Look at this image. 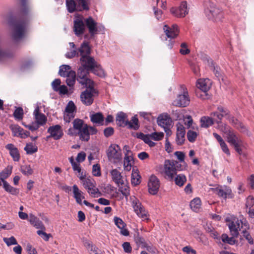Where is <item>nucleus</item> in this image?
<instances>
[{"label":"nucleus","mask_w":254,"mask_h":254,"mask_svg":"<svg viewBox=\"0 0 254 254\" xmlns=\"http://www.w3.org/2000/svg\"><path fill=\"white\" fill-rule=\"evenodd\" d=\"M79 52L81 67L90 70V71L98 76H102L104 75V71L101 68L100 65L93 57L90 56L91 48L88 42L84 41L79 48Z\"/></svg>","instance_id":"obj_1"},{"label":"nucleus","mask_w":254,"mask_h":254,"mask_svg":"<svg viewBox=\"0 0 254 254\" xmlns=\"http://www.w3.org/2000/svg\"><path fill=\"white\" fill-rule=\"evenodd\" d=\"M225 221L227 223L231 235L233 237H238L239 236V231L241 230L240 227V223L242 225L241 228L243 229L244 227L249 228V223L246 220H239L236 216L233 215L227 217Z\"/></svg>","instance_id":"obj_2"},{"label":"nucleus","mask_w":254,"mask_h":254,"mask_svg":"<svg viewBox=\"0 0 254 254\" xmlns=\"http://www.w3.org/2000/svg\"><path fill=\"white\" fill-rule=\"evenodd\" d=\"M183 169L182 165L179 162L173 160H165L164 163V173L165 178L170 181H173L177 171Z\"/></svg>","instance_id":"obj_3"},{"label":"nucleus","mask_w":254,"mask_h":254,"mask_svg":"<svg viewBox=\"0 0 254 254\" xmlns=\"http://www.w3.org/2000/svg\"><path fill=\"white\" fill-rule=\"evenodd\" d=\"M12 26V38L18 41L24 37L26 31L27 23L24 20L18 19L13 21Z\"/></svg>","instance_id":"obj_4"},{"label":"nucleus","mask_w":254,"mask_h":254,"mask_svg":"<svg viewBox=\"0 0 254 254\" xmlns=\"http://www.w3.org/2000/svg\"><path fill=\"white\" fill-rule=\"evenodd\" d=\"M109 160L114 164L120 162L122 159V154L120 147L116 144L110 145L107 150Z\"/></svg>","instance_id":"obj_5"},{"label":"nucleus","mask_w":254,"mask_h":254,"mask_svg":"<svg viewBox=\"0 0 254 254\" xmlns=\"http://www.w3.org/2000/svg\"><path fill=\"white\" fill-rule=\"evenodd\" d=\"M86 89L80 95L82 103L86 106L91 105L94 101V96L98 95V91L94 88V84L85 86Z\"/></svg>","instance_id":"obj_6"},{"label":"nucleus","mask_w":254,"mask_h":254,"mask_svg":"<svg viewBox=\"0 0 254 254\" xmlns=\"http://www.w3.org/2000/svg\"><path fill=\"white\" fill-rule=\"evenodd\" d=\"M89 71L90 70L81 66L77 71V80L80 84L85 86L94 84L93 81L88 77Z\"/></svg>","instance_id":"obj_7"},{"label":"nucleus","mask_w":254,"mask_h":254,"mask_svg":"<svg viewBox=\"0 0 254 254\" xmlns=\"http://www.w3.org/2000/svg\"><path fill=\"white\" fill-rule=\"evenodd\" d=\"M73 31L78 37L83 34L85 30L84 18L82 15L76 14L73 21Z\"/></svg>","instance_id":"obj_8"},{"label":"nucleus","mask_w":254,"mask_h":254,"mask_svg":"<svg viewBox=\"0 0 254 254\" xmlns=\"http://www.w3.org/2000/svg\"><path fill=\"white\" fill-rule=\"evenodd\" d=\"M85 27H86L90 34L91 38H94L95 35L97 34L98 27L97 22L91 17L84 18Z\"/></svg>","instance_id":"obj_9"},{"label":"nucleus","mask_w":254,"mask_h":254,"mask_svg":"<svg viewBox=\"0 0 254 254\" xmlns=\"http://www.w3.org/2000/svg\"><path fill=\"white\" fill-rule=\"evenodd\" d=\"M205 13L209 18L214 19L215 20H220L223 16L221 11L211 3H209V7L205 10Z\"/></svg>","instance_id":"obj_10"},{"label":"nucleus","mask_w":254,"mask_h":254,"mask_svg":"<svg viewBox=\"0 0 254 254\" xmlns=\"http://www.w3.org/2000/svg\"><path fill=\"white\" fill-rule=\"evenodd\" d=\"M190 103L188 92L187 90H184L182 94L178 95L173 104L176 106L185 107L188 106Z\"/></svg>","instance_id":"obj_11"},{"label":"nucleus","mask_w":254,"mask_h":254,"mask_svg":"<svg viewBox=\"0 0 254 254\" xmlns=\"http://www.w3.org/2000/svg\"><path fill=\"white\" fill-rule=\"evenodd\" d=\"M132 205L136 214L144 220L147 219V212L144 209L139 200L136 198L132 200Z\"/></svg>","instance_id":"obj_12"},{"label":"nucleus","mask_w":254,"mask_h":254,"mask_svg":"<svg viewBox=\"0 0 254 254\" xmlns=\"http://www.w3.org/2000/svg\"><path fill=\"white\" fill-rule=\"evenodd\" d=\"M170 12L175 16L183 17L188 14L187 5L186 1H183L178 7H172Z\"/></svg>","instance_id":"obj_13"},{"label":"nucleus","mask_w":254,"mask_h":254,"mask_svg":"<svg viewBox=\"0 0 254 254\" xmlns=\"http://www.w3.org/2000/svg\"><path fill=\"white\" fill-rule=\"evenodd\" d=\"M149 192L153 195L156 194L160 187V182L159 179L154 175L150 177L148 183Z\"/></svg>","instance_id":"obj_14"},{"label":"nucleus","mask_w":254,"mask_h":254,"mask_svg":"<svg viewBox=\"0 0 254 254\" xmlns=\"http://www.w3.org/2000/svg\"><path fill=\"white\" fill-rule=\"evenodd\" d=\"M47 131L50 134L48 137H53L55 140L60 139L64 134L62 127L59 125L50 127Z\"/></svg>","instance_id":"obj_15"},{"label":"nucleus","mask_w":254,"mask_h":254,"mask_svg":"<svg viewBox=\"0 0 254 254\" xmlns=\"http://www.w3.org/2000/svg\"><path fill=\"white\" fill-rule=\"evenodd\" d=\"M163 30L168 38H175L179 34V30L177 24H174L171 26L165 25L163 26Z\"/></svg>","instance_id":"obj_16"},{"label":"nucleus","mask_w":254,"mask_h":254,"mask_svg":"<svg viewBox=\"0 0 254 254\" xmlns=\"http://www.w3.org/2000/svg\"><path fill=\"white\" fill-rule=\"evenodd\" d=\"M157 123L158 125L163 127L166 132L167 129L169 130L171 126L172 120L168 115H161L158 117Z\"/></svg>","instance_id":"obj_17"},{"label":"nucleus","mask_w":254,"mask_h":254,"mask_svg":"<svg viewBox=\"0 0 254 254\" xmlns=\"http://www.w3.org/2000/svg\"><path fill=\"white\" fill-rule=\"evenodd\" d=\"M177 127V133L176 141L178 145H182L184 144L185 139V128L183 125L180 123H178L176 125Z\"/></svg>","instance_id":"obj_18"},{"label":"nucleus","mask_w":254,"mask_h":254,"mask_svg":"<svg viewBox=\"0 0 254 254\" xmlns=\"http://www.w3.org/2000/svg\"><path fill=\"white\" fill-rule=\"evenodd\" d=\"M211 190L218 196L225 199L227 197L231 198L232 197L231 194V190L227 187H226L225 189H222V188L220 187L215 188H211Z\"/></svg>","instance_id":"obj_19"},{"label":"nucleus","mask_w":254,"mask_h":254,"mask_svg":"<svg viewBox=\"0 0 254 254\" xmlns=\"http://www.w3.org/2000/svg\"><path fill=\"white\" fill-rule=\"evenodd\" d=\"M5 148L9 152V154L11 156L14 161L18 162L20 158V154L17 147L12 143L7 144L5 146Z\"/></svg>","instance_id":"obj_20"},{"label":"nucleus","mask_w":254,"mask_h":254,"mask_svg":"<svg viewBox=\"0 0 254 254\" xmlns=\"http://www.w3.org/2000/svg\"><path fill=\"white\" fill-rule=\"evenodd\" d=\"M33 114L34 115L36 123L38 124L40 126H43L46 124L47 122V117L44 114L40 112L39 107H37L35 109Z\"/></svg>","instance_id":"obj_21"},{"label":"nucleus","mask_w":254,"mask_h":254,"mask_svg":"<svg viewBox=\"0 0 254 254\" xmlns=\"http://www.w3.org/2000/svg\"><path fill=\"white\" fill-rule=\"evenodd\" d=\"M114 222L115 225L121 229L120 233L125 236H127L129 235V232L127 229H125V227L126 226V224L122 220V219L118 217H115L114 218Z\"/></svg>","instance_id":"obj_22"},{"label":"nucleus","mask_w":254,"mask_h":254,"mask_svg":"<svg viewBox=\"0 0 254 254\" xmlns=\"http://www.w3.org/2000/svg\"><path fill=\"white\" fill-rule=\"evenodd\" d=\"M117 124L120 127H125L129 124V121L127 119V115L123 113L120 112L118 113L116 117Z\"/></svg>","instance_id":"obj_23"},{"label":"nucleus","mask_w":254,"mask_h":254,"mask_svg":"<svg viewBox=\"0 0 254 254\" xmlns=\"http://www.w3.org/2000/svg\"><path fill=\"white\" fill-rule=\"evenodd\" d=\"M29 221L30 223L37 229H41L44 230H46V228L42 221L34 215L30 214Z\"/></svg>","instance_id":"obj_24"},{"label":"nucleus","mask_w":254,"mask_h":254,"mask_svg":"<svg viewBox=\"0 0 254 254\" xmlns=\"http://www.w3.org/2000/svg\"><path fill=\"white\" fill-rule=\"evenodd\" d=\"M78 135L81 140L87 141L90 138L89 126L85 125L82 129L78 132Z\"/></svg>","instance_id":"obj_25"},{"label":"nucleus","mask_w":254,"mask_h":254,"mask_svg":"<svg viewBox=\"0 0 254 254\" xmlns=\"http://www.w3.org/2000/svg\"><path fill=\"white\" fill-rule=\"evenodd\" d=\"M72 188L74 197L75 198L77 203L81 204L82 199L84 198L83 192L79 190L78 187L76 185H73Z\"/></svg>","instance_id":"obj_26"},{"label":"nucleus","mask_w":254,"mask_h":254,"mask_svg":"<svg viewBox=\"0 0 254 254\" xmlns=\"http://www.w3.org/2000/svg\"><path fill=\"white\" fill-rule=\"evenodd\" d=\"M196 86L200 90L206 94V92L209 90L210 87L207 84L206 79H199L196 82Z\"/></svg>","instance_id":"obj_27"},{"label":"nucleus","mask_w":254,"mask_h":254,"mask_svg":"<svg viewBox=\"0 0 254 254\" xmlns=\"http://www.w3.org/2000/svg\"><path fill=\"white\" fill-rule=\"evenodd\" d=\"M21 7L20 9V14L24 17H27L30 16V8L26 3V0H21Z\"/></svg>","instance_id":"obj_28"},{"label":"nucleus","mask_w":254,"mask_h":254,"mask_svg":"<svg viewBox=\"0 0 254 254\" xmlns=\"http://www.w3.org/2000/svg\"><path fill=\"white\" fill-rule=\"evenodd\" d=\"M226 118L234 127L237 128H241L242 131H243V129L245 128L243 124L237 119L235 118L234 116L229 115Z\"/></svg>","instance_id":"obj_29"},{"label":"nucleus","mask_w":254,"mask_h":254,"mask_svg":"<svg viewBox=\"0 0 254 254\" xmlns=\"http://www.w3.org/2000/svg\"><path fill=\"white\" fill-rule=\"evenodd\" d=\"M227 141L232 145L236 144L242 140L236 134L234 130L226 135Z\"/></svg>","instance_id":"obj_30"},{"label":"nucleus","mask_w":254,"mask_h":254,"mask_svg":"<svg viewBox=\"0 0 254 254\" xmlns=\"http://www.w3.org/2000/svg\"><path fill=\"white\" fill-rule=\"evenodd\" d=\"M213 119L209 117L203 116L200 119V126L202 127L207 128L214 124Z\"/></svg>","instance_id":"obj_31"},{"label":"nucleus","mask_w":254,"mask_h":254,"mask_svg":"<svg viewBox=\"0 0 254 254\" xmlns=\"http://www.w3.org/2000/svg\"><path fill=\"white\" fill-rule=\"evenodd\" d=\"M113 180L117 184H123L122 176L120 172L117 169L113 170L111 172Z\"/></svg>","instance_id":"obj_32"},{"label":"nucleus","mask_w":254,"mask_h":254,"mask_svg":"<svg viewBox=\"0 0 254 254\" xmlns=\"http://www.w3.org/2000/svg\"><path fill=\"white\" fill-rule=\"evenodd\" d=\"M190 207L194 212H198L201 208V200L199 198H195L190 202Z\"/></svg>","instance_id":"obj_33"},{"label":"nucleus","mask_w":254,"mask_h":254,"mask_svg":"<svg viewBox=\"0 0 254 254\" xmlns=\"http://www.w3.org/2000/svg\"><path fill=\"white\" fill-rule=\"evenodd\" d=\"M3 187L5 191L12 195H17L19 193V190L12 187L7 182L3 183Z\"/></svg>","instance_id":"obj_34"},{"label":"nucleus","mask_w":254,"mask_h":254,"mask_svg":"<svg viewBox=\"0 0 254 254\" xmlns=\"http://www.w3.org/2000/svg\"><path fill=\"white\" fill-rule=\"evenodd\" d=\"M71 71V67L68 65H62L60 66L59 73L61 76L65 77L69 74Z\"/></svg>","instance_id":"obj_35"},{"label":"nucleus","mask_w":254,"mask_h":254,"mask_svg":"<svg viewBox=\"0 0 254 254\" xmlns=\"http://www.w3.org/2000/svg\"><path fill=\"white\" fill-rule=\"evenodd\" d=\"M90 119L93 123L102 124L104 121V117L101 113H97L91 115Z\"/></svg>","instance_id":"obj_36"},{"label":"nucleus","mask_w":254,"mask_h":254,"mask_svg":"<svg viewBox=\"0 0 254 254\" xmlns=\"http://www.w3.org/2000/svg\"><path fill=\"white\" fill-rule=\"evenodd\" d=\"M12 171V167H7L4 170H3L1 173H0V179L1 182L4 183L5 179L7 178L11 174Z\"/></svg>","instance_id":"obj_37"},{"label":"nucleus","mask_w":254,"mask_h":254,"mask_svg":"<svg viewBox=\"0 0 254 254\" xmlns=\"http://www.w3.org/2000/svg\"><path fill=\"white\" fill-rule=\"evenodd\" d=\"M140 176L138 174L137 170H132L131 175V184L133 186H137L140 183Z\"/></svg>","instance_id":"obj_38"},{"label":"nucleus","mask_w":254,"mask_h":254,"mask_svg":"<svg viewBox=\"0 0 254 254\" xmlns=\"http://www.w3.org/2000/svg\"><path fill=\"white\" fill-rule=\"evenodd\" d=\"M66 5L69 13H72L78 10V7H76V3L74 0H66Z\"/></svg>","instance_id":"obj_39"},{"label":"nucleus","mask_w":254,"mask_h":254,"mask_svg":"<svg viewBox=\"0 0 254 254\" xmlns=\"http://www.w3.org/2000/svg\"><path fill=\"white\" fill-rule=\"evenodd\" d=\"M79 179L82 180L83 186L87 190L94 185L93 180L90 179L85 178L83 176H81Z\"/></svg>","instance_id":"obj_40"},{"label":"nucleus","mask_w":254,"mask_h":254,"mask_svg":"<svg viewBox=\"0 0 254 254\" xmlns=\"http://www.w3.org/2000/svg\"><path fill=\"white\" fill-rule=\"evenodd\" d=\"M66 82L68 86L71 87L74 85L76 79V73L75 71H71L69 74L66 76Z\"/></svg>","instance_id":"obj_41"},{"label":"nucleus","mask_w":254,"mask_h":254,"mask_svg":"<svg viewBox=\"0 0 254 254\" xmlns=\"http://www.w3.org/2000/svg\"><path fill=\"white\" fill-rule=\"evenodd\" d=\"M175 184L179 187H182L187 181L186 177L183 174H179L175 178Z\"/></svg>","instance_id":"obj_42"},{"label":"nucleus","mask_w":254,"mask_h":254,"mask_svg":"<svg viewBox=\"0 0 254 254\" xmlns=\"http://www.w3.org/2000/svg\"><path fill=\"white\" fill-rule=\"evenodd\" d=\"M88 192L93 197H98L102 195V193L99 190L95 185L87 190Z\"/></svg>","instance_id":"obj_43"},{"label":"nucleus","mask_w":254,"mask_h":254,"mask_svg":"<svg viewBox=\"0 0 254 254\" xmlns=\"http://www.w3.org/2000/svg\"><path fill=\"white\" fill-rule=\"evenodd\" d=\"M24 149L26 151L27 154H32L38 151V147L32 143H28L26 144Z\"/></svg>","instance_id":"obj_44"},{"label":"nucleus","mask_w":254,"mask_h":254,"mask_svg":"<svg viewBox=\"0 0 254 254\" xmlns=\"http://www.w3.org/2000/svg\"><path fill=\"white\" fill-rule=\"evenodd\" d=\"M85 125L83 120L81 119H76L73 122L74 129L78 130V132L82 129V127H83Z\"/></svg>","instance_id":"obj_45"},{"label":"nucleus","mask_w":254,"mask_h":254,"mask_svg":"<svg viewBox=\"0 0 254 254\" xmlns=\"http://www.w3.org/2000/svg\"><path fill=\"white\" fill-rule=\"evenodd\" d=\"M235 237H229L226 234H223L221 236V239L223 242L227 243L230 245H234L236 243L237 241L234 239Z\"/></svg>","instance_id":"obj_46"},{"label":"nucleus","mask_w":254,"mask_h":254,"mask_svg":"<svg viewBox=\"0 0 254 254\" xmlns=\"http://www.w3.org/2000/svg\"><path fill=\"white\" fill-rule=\"evenodd\" d=\"M77 2L78 6V10L82 11V10H88L89 6L86 0H76Z\"/></svg>","instance_id":"obj_47"},{"label":"nucleus","mask_w":254,"mask_h":254,"mask_svg":"<svg viewBox=\"0 0 254 254\" xmlns=\"http://www.w3.org/2000/svg\"><path fill=\"white\" fill-rule=\"evenodd\" d=\"M138 119L136 116L132 117L131 122L129 121V124H127L129 128H133L134 129H137L139 128L138 124Z\"/></svg>","instance_id":"obj_48"},{"label":"nucleus","mask_w":254,"mask_h":254,"mask_svg":"<svg viewBox=\"0 0 254 254\" xmlns=\"http://www.w3.org/2000/svg\"><path fill=\"white\" fill-rule=\"evenodd\" d=\"M13 116L16 119L21 120L23 116V110L21 107L16 108L13 113Z\"/></svg>","instance_id":"obj_49"},{"label":"nucleus","mask_w":254,"mask_h":254,"mask_svg":"<svg viewBox=\"0 0 254 254\" xmlns=\"http://www.w3.org/2000/svg\"><path fill=\"white\" fill-rule=\"evenodd\" d=\"M79 56H80L79 48L78 49H72L71 51L66 53L65 54L66 57L68 59H71Z\"/></svg>","instance_id":"obj_50"},{"label":"nucleus","mask_w":254,"mask_h":254,"mask_svg":"<svg viewBox=\"0 0 254 254\" xmlns=\"http://www.w3.org/2000/svg\"><path fill=\"white\" fill-rule=\"evenodd\" d=\"M211 116L214 118V121L217 124L221 123L222 118L224 117L223 114H219L217 112L212 113Z\"/></svg>","instance_id":"obj_51"},{"label":"nucleus","mask_w":254,"mask_h":254,"mask_svg":"<svg viewBox=\"0 0 254 254\" xmlns=\"http://www.w3.org/2000/svg\"><path fill=\"white\" fill-rule=\"evenodd\" d=\"M76 107L72 101H69L65 108V112L67 113L74 114Z\"/></svg>","instance_id":"obj_52"},{"label":"nucleus","mask_w":254,"mask_h":254,"mask_svg":"<svg viewBox=\"0 0 254 254\" xmlns=\"http://www.w3.org/2000/svg\"><path fill=\"white\" fill-rule=\"evenodd\" d=\"M197 134L195 131L189 130L187 133V137L189 141L193 142L195 140Z\"/></svg>","instance_id":"obj_53"},{"label":"nucleus","mask_w":254,"mask_h":254,"mask_svg":"<svg viewBox=\"0 0 254 254\" xmlns=\"http://www.w3.org/2000/svg\"><path fill=\"white\" fill-rule=\"evenodd\" d=\"M44 230H38L37 231V233L38 235L41 236L42 239L45 241H48L50 237H52V235L50 234H47L44 231Z\"/></svg>","instance_id":"obj_54"},{"label":"nucleus","mask_w":254,"mask_h":254,"mask_svg":"<svg viewBox=\"0 0 254 254\" xmlns=\"http://www.w3.org/2000/svg\"><path fill=\"white\" fill-rule=\"evenodd\" d=\"M134 241L138 246H142L145 247V240L143 238L139 236L138 234L136 235L134 237Z\"/></svg>","instance_id":"obj_55"},{"label":"nucleus","mask_w":254,"mask_h":254,"mask_svg":"<svg viewBox=\"0 0 254 254\" xmlns=\"http://www.w3.org/2000/svg\"><path fill=\"white\" fill-rule=\"evenodd\" d=\"M244 230L242 231V233L243 234V236L246 238V239L248 241V242L250 244H253L254 241L253 239L251 237V236L250 235L249 233L247 231V229L248 228H246V227H244Z\"/></svg>","instance_id":"obj_56"},{"label":"nucleus","mask_w":254,"mask_h":254,"mask_svg":"<svg viewBox=\"0 0 254 254\" xmlns=\"http://www.w3.org/2000/svg\"><path fill=\"white\" fill-rule=\"evenodd\" d=\"M22 173L25 175H30L33 173V170L30 165H25L21 167Z\"/></svg>","instance_id":"obj_57"},{"label":"nucleus","mask_w":254,"mask_h":254,"mask_svg":"<svg viewBox=\"0 0 254 254\" xmlns=\"http://www.w3.org/2000/svg\"><path fill=\"white\" fill-rule=\"evenodd\" d=\"M174 154L175 156H176L177 157V158L179 159L180 162L184 163L185 167H186L187 166V165H186V163L184 161L185 157V153L181 151H176L174 153Z\"/></svg>","instance_id":"obj_58"},{"label":"nucleus","mask_w":254,"mask_h":254,"mask_svg":"<svg viewBox=\"0 0 254 254\" xmlns=\"http://www.w3.org/2000/svg\"><path fill=\"white\" fill-rule=\"evenodd\" d=\"M3 241L8 246L12 245H17V241L13 236H11L10 238H4Z\"/></svg>","instance_id":"obj_59"},{"label":"nucleus","mask_w":254,"mask_h":254,"mask_svg":"<svg viewBox=\"0 0 254 254\" xmlns=\"http://www.w3.org/2000/svg\"><path fill=\"white\" fill-rule=\"evenodd\" d=\"M180 53L183 55L189 54L190 53V50L188 48L186 43H183L181 44Z\"/></svg>","instance_id":"obj_60"},{"label":"nucleus","mask_w":254,"mask_h":254,"mask_svg":"<svg viewBox=\"0 0 254 254\" xmlns=\"http://www.w3.org/2000/svg\"><path fill=\"white\" fill-rule=\"evenodd\" d=\"M129 188L127 185H122L120 187L119 190L125 196H127L129 195Z\"/></svg>","instance_id":"obj_61"},{"label":"nucleus","mask_w":254,"mask_h":254,"mask_svg":"<svg viewBox=\"0 0 254 254\" xmlns=\"http://www.w3.org/2000/svg\"><path fill=\"white\" fill-rule=\"evenodd\" d=\"M210 66L211 67V69L213 70L216 76L219 77L221 75L220 72L219 71V68L217 66H215V64L212 61H210Z\"/></svg>","instance_id":"obj_62"},{"label":"nucleus","mask_w":254,"mask_h":254,"mask_svg":"<svg viewBox=\"0 0 254 254\" xmlns=\"http://www.w3.org/2000/svg\"><path fill=\"white\" fill-rule=\"evenodd\" d=\"M164 136V133L163 132H154L151 134L152 139L155 140H160Z\"/></svg>","instance_id":"obj_63"},{"label":"nucleus","mask_w":254,"mask_h":254,"mask_svg":"<svg viewBox=\"0 0 254 254\" xmlns=\"http://www.w3.org/2000/svg\"><path fill=\"white\" fill-rule=\"evenodd\" d=\"M92 173L95 176H100L101 175L100 167L98 164H95L93 166Z\"/></svg>","instance_id":"obj_64"}]
</instances>
